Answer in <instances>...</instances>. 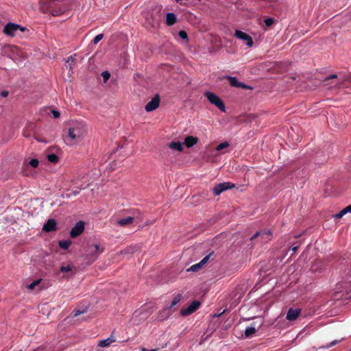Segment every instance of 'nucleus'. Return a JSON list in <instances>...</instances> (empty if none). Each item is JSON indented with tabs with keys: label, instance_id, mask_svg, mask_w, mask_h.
Instances as JSON below:
<instances>
[{
	"label": "nucleus",
	"instance_id": "1",
	"mask_svg": "<svg viewBox=\"0 0 351 351\" xmlns=\"http://www.w3.org/2000/svg\"><path fill=\"white\" fill-rule=\"evenodd\" d=\"M43 12L58 16L65 13L68 9L67 0H43L41 2Z\"/></svg>",
	"mask_w": 351,
	"mask_h": 351
},
{
	"label": "nucleus",
	"instance_id": "2",
	"mask_svg": "<svg viewBox=\"0 0 351 351\" xmlns=\"http://www.w3.org/2000/svg\"><path fill=\"white\" fill-rule=\"evenodd\" d=\"M86 132V125L82 122L73 123L69 128L68 136L72 141H80Z\"/></svg>",
	"mask_w": 351,
	"mask_h": 351
},
{
	"label": "nucleus",
	"instance_id": "3",
	"mask_svg": "<svg viewBox=\"0 0 351 351\" xmlns=\"http://www.w3.org/2000/svg\"><path fill=\"white\" fill-rule=\"evenodd\" d=\"M104 252V248L100 247L99 245L90 244L88 245L86 250V256L91 261H94L98 256Z\"/></svg>",
	"mask_w": 351,
	"mask_h": 351
},
{
	"label": "nucleus",
	"instance_id": "4",
	"mask_svg": "<svg viewBox=\"0 0 351 351\" xmlns=\"http://www.w3.org/2000/svg\"><path fill=\"white\" fill-rule=\"evenodd\" d=\"M18 31L23 32L25 31V27L16 23H8L5 25L3 29L4 34L11 37L14 36Z\"/></svg>",
	"mask_w": 351,
	"mask_h": 351
},
{
	"label": "nucleus",
	"instance_id": "5",
	"mask_svg": "<svg viewBox=\"0 0 351 351\" xmlns=\"http://www.w3.org/2000/svg\"><path fill=\"white\" fill-rule=\"evenodd\" d=\"M204 96L212 104L215 105L221 111L225 112L226 107L224 103L221 99V98L219 97L216 94L209 91H206L204 93Z\"/></svg>",
	"mask_w": 351,
	"mask_h": 351
},
{
	"label": "nucleus",
	"instance_id": "6",
	"mask_svg": "<svg viewBox=\"0 0 351 351\" xmlns=\"http://www.w3.org/2000/svg\"><path fill=\"white\" fill-rule=\"evenodd\" d=\"M235 187V184L230 182H221L219 184H216L212 189L213 193L214 195L218 196L223 191L228 190V189H232Z\"/></svg>",
	"mask_w": 351,
	"mask_h": 351
},
{
	"label": "nucleus",
	"instance_id": "7",
	"mask_svg": "<svg viewBox=\"0 0 351 351\" xmlns=\"http://www.w3.org/2000/svg\"><path fill=\"white\" fill-rule=\"evenodd\" d=\"M271 232L269 230H264L256 232L250 239L251 241H254L257 238H260V240L263 243H266L271 240Z\"/></svg>",
	"mask_w": 351,
	"mask_h": 351
},
{
	"label": "nucleus",
	"instance_id": "8",
	"mask_svg": "<svg viewBox=\"0 0 351 351\" xmlns=\"http://www.w3.org/2000/svg\"><path fill=\"white\" fill-rule=\"evenodd\" d=\"M85 223L82 221H78L70 231V237L76 238L80 236L84 230Z\"/></svg>",
	"mask_w": 351,
	"mask_h": 351
},
{
	"label": "nucleus",
	"instance_id": "9",
	"mask_svg": "<svg viewBox=\"0 0 351 351\" xmlns=\"http://www.w3.org/2000/svg\"><path fill=\"white\" fill-rule=\"evenodd\" d=\"M200 306V302L197 300H194L191 304L186 308H182L180 314L182 316H187L196 311Z\"/></svg>",
	"mask_w": 351,
	"mask_h": 351
},
{
	"label": "nucleus",
	"instance_id": "10",
	"mask_svg": "<svg viewBox=\"0 0 351 351\" xmlns=\"http://www.w3.org/2000/svg\"><path fill=\"white\" fill-rule=\"evenodd\" d=\"M234 36L239 39L245 41L246 43V45L249 47H252L254 45V42L252 37L242 31L236 30L234 33Z\"/></svg>",
	"mask_w": 351,
	"mask_h": 351
},
{
	"label": "nucleus",
	"instance_id": "11",
	"mask_svg": "<svg viewBox=\"0 0 351 351\" xmlns=\"http://www.w3.org/2000/svg\"><path fill=\"white\" fill-rule=\"evenodd\" d=\"M160 105V96L156 95L145 106V109L147 112H151L156 110Z\"/></svg>",
	"mask_w": 351,
	"mask_h": 351
},
{
	"label": "nucleus",
	"instance_id": "12",
	"mask_svg": "<svg viewBox=\"0 0 351 351\" xmlns=\"http://www.w3.org/2000/svg\"><path fill=\"white\" fill-rule=\"evenodd\" d=\"M57 230V223L55 219H49L43 225V230L45 232H50Z\"/></svg>",
	"mask_w": 351,
	"mask_h": 351
},
{
	"label": "nucleus",
	"instance_id": "13",
	"mask_svg": "<svg viewBox=\"0 0 351 351\" xmlns=\"http://www.w3.org/2000/svg\"><path fill=\"white\" fill-rule=\"evenodd\" d=\"M227 78L228 79L230 84L233 87L242 88L244 89H251L252 88L251 87L243 84V82H239L238 80L237 79V77H235L228 76V77H227Z\"/></svg>",
	"mask_w": 351,
	"mask_h": 351
},
{
	"label": "nucleus",
	"instance_id": "14",
	"mask_svg": "<svg viewBox=\"0 0 351 351\" xmlns=\"http://www.w3.org/2000/svg\"><path fill=\"white\" fill-rule=\"evenodd\" d=\"M301 310L300 308H290L287 313L286 319L289 321L295 320L300 315Z\"/></svg>",
	"mask_w": 351,
	"mask_h": 351
},
{
	"label": "nucleus",
	"instance_id": "15",
	"mask_svg": "<svg viewBox=\"0 0 351 351\" xmlns=\"http://www.w3.org/2000/svg\"><path fill=\"white\" fill-rule=\"evenodd\" d=\"M198 142V138L193 136H187L184 139V145L187 147H191Z\"/></svg>",
	"mask_w": 351,
	"mask_h": 351
},
{
	"label": "nucleus",
	"instance_id": "16",
	"mask_svg": "<svg viewBox=\"0 0 351 351\" xmlns=\"http://www.w3.org/2000/svg\"><path fill=\"white\" fill-rule=\"evenodd\" d=\"M177 21V18L175 14L168 12L166 15V24L169 26L174 25Z\"/></svg>",
	"mask_w": 351,
	"mask_h": 351
},
{
	"label": "nucleus",
	"instance_id": "17",
	"mask_svg": "<svg viewBox=\"0 0 351 351\" xmlns=\"http://www.w3.org/2000/svg\"><path fill=\"white\" fill-rule=\"evenodd\" d=\"M134 221V217H128L124 219H121L117 221V223L121 226H126L129 224H131Z\"/></svg>",
	"mask_w": 351,
	"mask_h": 351
},
{
	"label": "nucleus",
	"instance_id": "18",
	"mask_svg": "<svg viewBox=\"0 0 351 351\" xmlns=\"http://www.w3.org/2000/svg\"><path fill=\"white\" fill-rule=\"evenodd\" d=\"M168 146L169 148L172 149H175L179 152L183 151V145L179 141L171 142L170 143H169Z\"/></svg>",
	"mask_w": 351,
	"mask_h": 351
},
{
	"label": "nucleus",
	"instance_id": "19",
	"mask_svg": "<svg viewBox=\"0 0 351 351\" xmlns=\"http://www.w3.org/2000/svg\"><path fill=\"white\" fill-rule=\"evenodd\" d=\"M114 341H115V339L114 338L109 337L106 339L101 340L99 342L98 346L100 347H106V346H110L111 343H112Z\"/></svg>",
	"mask_w": 351,
	"mask_h": 351
},
{
	"label": "nucleus",
	"instance_id": "20",
	"mask_svg": "<svg viewBox=\"0 0 351 351\" xmlns=\"http://www.w3.org/2000/svg\"><path fill=\"white\" fill-rule=\"evenodd\" d=\"M256 331V328L254 326L247 327L244 335L246 338L250 337L252 335H254Z\"/></svg>",
	"mask_w": 351,
	"mask_h": 351
},
{
	"label": "nucleus",
	"instance_id": "21",
	"mask_svg": "<svg viewBox=\"0 0 351 351\" xmlns=\"http://www.w3.org/2000/svg\"><path fill=\"white\" fill-rule=\"evenodd\" d=\"M71 245V241L69 240L60 241L59 246L64 250H67Z\"/></svg>",
	"mask_w": 351,
	"mask_h": 351
},
{
	"label": "nucleus",
	"instance_id": "22",
	"mask_svg": "<svg viewBox=\"0 0 351 351\" xmlns=\"http://www.w3.org/2000/svg\"><path fill=\"white\" fill-rule=\"evenodd\" d=\"M47 158L49 162H51L53 164L57 163L59 160L58 156L57 155H56L55 154H48Z\"/></svg>",
	"mask_w": 351,
	"mask_h": 351
},
{
	"label": "nucleus",
	"instance_id": "23",
	"mask_svg": "<svg viewBox=\"0 0 351 351\" xmlns=\"http://www.w3.org/2000/svg\"><path fill=\"white\" fill-rule=\"evenodd\" d=\"M202 267H203V265H201L200 263H198L197 264H195V265H193L192 266H191L187 269V271L195 272V271H197L198 270H199Z\"/></svg>",
	"mask_w": 351,
	"mask_h": 351
},
{
	"label": "nucleus",
	"instance_id": "24",
	"mask_svg": "<svg viewBox=\"0 0 351 351\" xmlns=\"http://www.w3.org/2000/svg\"><path fill=\"white\" fill-rule=\"evenodd\" d=\"M136 250V247L134 246L127 247L124 250H123L121 253L122 254H133Z\"/></svg>",
	"mask_w": 351,
	"mask_h": 351
},
{
	"label": "nucleus",
	"instance_id": "25",
	"mask_svg": "<svg viewBox=\"0 0 351 351\" xmlns=\"http://www.w3.org/2000/svg\"><path fill=\"white\" fill-rule=\"evenodd\" d=\"M229 146H230V143L226 141V142H223V143H221L219 144L217 146L216 149L217 151H221V150H222V149H223L225 148L228 147Z\"/></svg>",
	"mask_w": 351,
	"mask_h": 351
},
{
	"label": "nucleus",
	"instance_id": "26",
	"mask_svg": "<svg viewBox=\"0 0 351 351\" xmlns=\"http://www.w3.org/2000/svg\"><path fill=\"white\" fill-rule=\"evenodd\" d=\"M41 281V279H38L36 280L33 281L32 283H30L29 285H27V289L30 290H33L37 285L40 284Z\"/></svg>",
	"mask_w": 351,
	"mask_h": 351
},
{
	"label": "nucleus",
	"instance_id": "27",
	"mask_svg": "<svg viewBox=\"0 0 351 351\" xmlns=\"http://www.w3.org/2000/svg\"><path fill=\"white\" fill-rule=\"evenodd\" d=\"M182 296L181 295H178L172 300L171 308L176 306L180 300H181Z\"/></svg>",
	"mask_w": 351,
	"mask_h": 351
},
{
	"label": "nucleus",
	"instance_id": "28",
	"mask_svg": "<svg viewBox=\"0 0 351 351\" xmlns=\"http://www.w3.org/2000/svg\"><path fill=\"white\" fill-rule=\"evenodd\" d=\"M60 269L61 272L65 273V272L71 271L72 270V267L70 265H62L60 267Z\"/></svg>",
	"mask_w": 351,
	"mask_h": 351
},
{
	"label": "nucleus",
	"instance_id": "29",
	"mask_svg": "<svg viewBox=\"0 0 351 351\" xmlns=\"http://www.w3.org/2000/svg\"><path fill=\"white\" fill-rule=\"evenodd\" d=\"M104 38V34H99L98 35H97L93 40L92 43L94 44V45H96L97 44L102 38Z\"/></svg>",
	"mask_w": 351,
	"mask_h": 351
},
{
	"label": "nucleus",
	"instance_id": "30",
	"mask_svg": "<svg viewBox=\"0 0 351 351\" xmlns=\"http://www.w3.org/2000/svg\"><path fill=\"white\" fill-rule=\"evenodd\" d=\"M81 189H82V188H77L76 190L71 191V193L66 194V196L68 197H71L72 196H76L77 195H78L80 193V191Z\"/></svg>",
	"mask_w": 351,
	"mask_h": 351
},
{
	"label": "nucleus",
	"instance_id": "31",
	"mask_svg": "<svg viewBox=\"0 0 351 351\" xmlns=\"http://www.w3.org/2000/svg\"><path fill=\"white\" fill-rule=\"evenodd\" d=\"M346 214V210L343 209H342L340 212H339L338 213L335 214L333 215V217L335 219H341L344 215Z\"/></svg>",
	"mask_w": 351,
	"mask_h": 351
},
{
	"label": "nucleus",
	"instance_id": "32",
	"mask_svg": "<svg viewBox=\"0 0 351 351\" xmlns=\"http://www.w3.org/2000/svg\"><path fill=\"white\" fill-rule=\"evenodd\" d=\"M101 76L103 77L104 82H106L109 80V78L110 77V74L108 71H106L102 72Z\"/></svg>",
	"mask_w": 351,
	"mask_h": 351
},
{
	"label": "nucleus",
	"instance_id": "33",
	"mask_svg": "<svg viewBox=\"0 0 351 351\" xmlns=\"http://www.w3.org/2000/svg\"><path fill=\"white\" fill-rule=\"evenodd\" d=\"M29 165L34 168H36L38 166V164H39V161L38 160L36 159V158H34V159H32L29 162Z\"/></svg>",
	"mask_w": 351,
	"mask_h": 351
},
{
	"label": "nucleus",
	"instance_id": "34",
	"mask_svg": "<svg viewBox=\"0 0 351 351\" xmlns=\"http://www.w3.org/2000/svg\"><path fill=\"white\" fill-rule=\"evenodd\" d=\"M178 35L183 40H187L188 39L187 33L184 30H180L178 32Z\"/></svg>",
	"mask_w": 351,
	"mask_h": 351
},
{
	"label": "nucleus",
	"instance_id": "35",
	"mask_svg": "<svg viewBox=\"0 0 351 351\" xmlns=\"http://www.w3.org/2000/svg\"><path fill=\"white\" fill-rule=\"evenodd\" d=\"M337 78H338V75L336 74H332V75H330L328 76L327 77H326L324 79V82L326 83V85H328V84L326 83L328 81L332 80V79H337Z\"/></svg>",
	"mask_w": 351,
	"mask_h": 351
},
{
	"label": "nucleus",
	"instance_id": "36",
	"mask_svg": "<svg viewBox=\"0 0 351 351\" xmlns=\"http://www.w3.org/2000/svg\"><path fill=\"white\" fill-rule=\"evenodd\" d=\"M264 22L267 27H269L274 24V20L272 18H267L265 20Z\"/></svg>",
	"mask_w": 351,
	"mask_h": 351
},
{
	"label": "nucleus",
	"instance_id": "37",
	"mask_svg": "<svg viewBox=\"0 0 351 351\" xmlns=\"http://www.w3.org/2000/svg\"><path fill=\"white\" fill-rule=\"evenodd\" d=\"M212 255V254H210L207 256H206L199 263H201V265H205L209 260L210 256Z\"/></svg>",
	"mask_w": 351,
	"mask_h": 351
},
{
	"label": "nucleus",
	"instance_id": "38",
	"mask_svg": "<svg viewBox=\"0 0 351 351\" xmlns=\"http://www.w3.org/2000/svg\"><path fill=\"white\" fill-rule=\"evenodd\" d=\"M345 80H346L343 77L338 78V82L335 84V85L340 86L341 85L343 84Z\"/></svg>",
	"mask_w": 351,
	"mask_h": 351
},
{
	"label": "nucleus",
	"instance_id": "39",
	"mask_svg": "<svg viewBox=\"0 0 351 351\" xmlns=\"http://www.w3.org/2000/svg\"><path fill=\"white\" fill-rule=\"evenodd\" d=\"M84 312V311H81L80 310H74L73 311V317H77V316L81 315L82 313H83Z\"/></svg>",
	"mask_w": 351,
	"mask_h": 351
},
{
	"label": "nucleus",
	"instance_id": "40",
	"mask_svg": "<svg viewBox=\"0 0 351 351\" xmlns=\"http://www.w3.org/2000/svg\"><path fill=\"white\" fill-rule=\"evenodd\" d=\"M52 114H53V116L54 118H59L60 116V112L58 111V110H52Z\"/></svg>",
	"mask_w": 351,
	"mask_h": 351
},
{
	"label": "nucleus",
	"instance_id": "41",
	"mask_svg": "<svg viewBox=\"0 0 351 351\" xmlns=\"http://www.w3.org/2000/svg\"><path fill=\"white\" fill-rule=\"evenodd\" d=\"M8 91L7 90H3L0 93V95L2 97H7L8 95Z\"/></svg>",
	"mask_w": 351,
	"mask_h": 351
},
{
	"label": "nucleus",
	"instance_id": "42",
	"mask_svg": "<svg viewBox=\"0 0 351 351\" xmlns=\"http://www.w3.org/2000/svg\"><path fill=\"white\" fill-rule=\"evenodd\" d=\"M344 210H346V213H351V205L346 206L344 208Z\"/></svg>",
	"mask_w": 351,
	"mask_h": 351
},
{
	"label": "nucleus",
	"instance_id": "43",
	"mask_svg": "<svg viewBox=\"0 0 351 351\" xmlns=\"http://www.w3.org/2000/svg\"><path fill=\"white\" fill-rule=\"evenodd\" d=\"M159 24V21L158 19L155 20L153 23H152V26L154 27V26H156V25H158Z\"/></svg>",
	"mask_w": 351,
	"mask_h": 351
},
{
	"label": "nucleus",
	"instance_id": "44",
	"mask_svg": "<svg viewBox=\"0 0 351 351\" xmlns=\"http://www.w3.org/2000/svg\"><path fill=\"white\" fill-rule=\"evenodd\" d=\"M337 342H338V341H335L331 342V343L328 345V348H330V347L333 346L334 345H335L336 343H337Z\"/></svg>",
	"mask_w": 351,
	"mask_h": 351
},
{
	"label": "nucleus",
	"instance_id": "45",
	"mask_svg": "<svg viewBox=\"0 0 351 351\" xmlns=\"http://www.w3.org/2000/svg\"><path fill=\"white\" fill-rule=\"evenodd\" d=\"M70 61H71V62L74 61V59L72 56L69 57L67 59V62H69Z\"/></svg>",
	"mask_w": 351,
	"mask_h": 351
},
{
	"label": "nucleus",
	"instance_id": "46",
	"mask_svg": "<svg viewBox=\"0 0 351 351\" xmlns=\"http://www.w3.org/2000/svg\"><path fill=\"white\" fill-rule=\"evenodd\" d=\"M298 247H297V246L293 247H292V250H293V252H295V251L298 250Z\"/></svg>",
	"mask_w": 351,
	"mask_h": 351
},
{
	"label": "nucleus",
	"instance_id": "47",
	"mask_svg": "<svg viewBox=\"0 0 351 351\" xmlns=\"http://www.w3.org/2000/svg\"><path fill=\"white\" fill-rule=\"evenodd\" d=\"M143 351H147L145 349H143ZM151 351H156V350H152Z\"/></svg>",
	"mask_w": 351,
	"mask_h": 351
},
{
	"label": "nucleus",
	"instance_id": "48",
	"mask_svg": "<svg viewBox=\"0 0 351 351\" xmlns=\"http://www.w3.org/2000/svg\"><path fill=\"white\" fill-rule=\"evenodd\" d=\"M276 0H269V2H274L276 1Z\"/></svg>",
	"mask_w": 351,
	"mask_h": 351
}]
</instances>
